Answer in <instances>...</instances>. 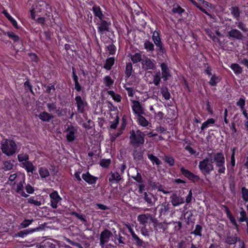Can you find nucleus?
<instances>
[{"label":"nucleus","mask_w":248,"mask_h":248,"mask_svg":"<svg viewBox=\"0 0 248 248\" xmlns=\"http://www.w3.org/2000/svg\"><path fill=\"white\" fill-rule=\"evenodd\" d=\"M145 134L144 132L138 129L135 131L132 129L130 132L129 140L130 143L134 148H138L144 143V137Z\"/></svg>","instance_id":"f257e3e1"},{"label":"nucleus","mask_w":248,"mask_h":248,"mask_svg":"<svg viewBox=\"0 0 248 248\" xmlns=\"http://www.w3.org/2000/svg\"><path fill=\"white\" fill-rule=\"evenodd\" d=\"M78 129V126L74 125L70 122L63 125V133H66L65 138L68 142H72L75 140Z\"/></svg>","instance_id":"f03ea898"},{"label":"nucleus","mask_w":248,"mask_h":248,"mask_svg":"<svg viewBox=\"0 0 248 248\" xmlns=\"http://www.w3.org/2000/svg\"><path fill=\"white\" fill-rule=\"evenodd\" d=\"M17 145L12 140H6L1 143V149L3 154L8 156L14 155L16 150Z\"/></svg>","instance_id":"7ed1b4c3"},{"label":"nucleus","mask_w":248,"mask_h":248,"mask_svg":"<svg viewBox=\"0 0 248 248\" xmlns=\"http://www.w3.org/2000/svg\"><path fill=\"white\" fill-rule=\"evenodd\" d=\"M199 168L204 175L209 174L213 170V159L212 157H206L199 162Z\"/></svg>","instance_id":"20e7f679"},{"label":"nucleus","mask_w":248,"mask_h":248,"mask_svg":"<svg viewBox=\"0 0 248 248\" xmlns=\"http://www.w3.org/2000/svg\"><path fill=\"white\" fill-rule=\"evenodd\" d=\"M75 100L77 107V111L78 113H83L88 103L84 98H82L79 95H77Z\"/></svg>","instance_id":"39448f33"},{"label":"nucleus","mask_w":248,"mask_h":248,"mask_svg":"<svg viewBox=\"0 0 248 248\" xmlns=\"http://www.w3.org/2000/svg\"><path fill=\"white\" fill-rule=\"evenodd\" d=\"M180 170L182 174L187 178L189 180L194 183H201L202 182V180L201 179L199 176L194 174L188 170L186 169L184 167H182Z\"/></svg>","instance_id":"423d86ee"},{"label":"nucleus","mask_w":248,"mask_h":248,"mask_svg":"<svg viewBox=\"0 0 248 248\" xmlns=\"http://www.w3.org/2000/svg\"><path fill=\"white\" fill-rule=\"evenodd\" d=\"M227 37L232 40H242L244 38L243 33L236 29H232L228 31Z\"/></svg>","instance_id":"0eeeda50"},{"label":"nucleus","mask_w":248,"mask_h":248,"mask_svg":"<svg viewBox=\"0 0 248 248\" xmlns=\"http://www.w3.org/2000/svg\"><path fill=\"white\" fill-rule=\"evenodd\" d=\"M112 235L113 233L108 230L105 229L102 231L100 236V245L103 246V245L108 242Z\"/></svg>","instance_id":"6e6552de"},{"label":"nucleus","mask_w":248,"mask_h":248,"mask_svg":"<svg viewBox=\"0 0 248 248\" xmlns=\"http://www.w3.org/2000/svg\"><path fill=\"white\" fill-rule=\"evenodd\" d=\"M142 68L145 71L155 70L156 68L155 64L152 60L147 57H145L142 61Z\"/></svg>","instance_id":"1a4fd4ad"},{"label":"nucleus","mask_w":248,"mask_h":248,"mask_svg":"<svg viewBox=\"0 0 248 248\" xmlns=\"http://www.w3.org/2000/svg\"><path fill=\"white\" fill-rule=\"evenodd\" d=\"M100 20V23H98V32L102 34L105 32H108L109 31V26L111 23L110 22H108L105 18H102Z\"/></svg>","instance_id":"9d476101"},{"label":"nucleus","mask_w":248,"mask_h":248,"mask_svg":"<svg viewBox=\"0 0 248 248\" xmlns=\"http://www.w3.org/2000/svg\"><path fill=\"white\" fill-rule=\"evenodd\" d=\"M162 71V78L164 81L167 80L171 77L170 70L167 64L164 62L160 63Z\"/></svg>","instance_id":"9b49d317"},{"label":"nucleus","mask_w":248,"mask_h":248,"mask_svg":"<svg viewBox=\"0 0 248 248\" xmlns=\"http://www.w3.org/2000/svg\"><path fill=\"white\" fill-rule=\"evenodd\" d=\"M133 106L132 109L134 112L138 116L145 114L143 108L141 107L140 102L137 100H132Z\"/></svg>","instance_id":"f8f14e48"},{"label":"nucleus","mask_w":248,"mask_h":248,"mask_svg":"<svg viewBox=\"0 0 248 248\" xmlns=\"http://www.w3.org/2000/svg\"><path fill=\"white\" fill-rule=\"evenodd\" d=\"M114 237L118 240V243L115 240L114 243L116 245L120 246H124L125 245L126 239L124 237V235L126 234L124 233H121L120 232H117L116 231L114 232Z\"/></svg>","instance_id":"ddd939ff"},{"label":"nucleus","mask_w":248,"mask_h":248,"mask_svg":"<svg viewBox=\"0 0 248 248\" xmlns=\"http://www.w3.org/2000/svg\"><path fill=\"white\" fill-rule=\"evenodd\" d=\"M51 199V206L53 208H57L58 203L62 200L61 198L58 195L57 192L54 191L50 194Z\"/></svg>","instance_id":"4468645a"},{"label":"nucleus","mask_w":248,"mask_h":248,"mask_svg":"<svg viewBox=\"0 0 248 248\" xmlns=\"http://www.w3.org/2000/svg\"><path fill=\"white\" fill-rule=\"evenodd\" d=\"M24 187H16L15 190L21 196L24 197H27L28 195L26 194L24 190ZM26 192L29 194H32L33 193L34 189L33 187H25Z\"/></svg>","instance_id":"2eb2a0df"},{"label":"nucleus","mask_w":248,"mask_h":248,"mask_svg":"<svg viewBox=\"0 0 248 248\" xmlns=\"http://www.w3.org/2000/svg\"><path fill=\"white\" fill-rule=\"evenodd\" d=\"M144 199L147 202L148 206H152L155 205V203L157 199L151 193H144Z\"/></svg>","instance_id":"dca6fc26"},{"label":"nucleus","mask_w":248,"mask_h":248,"mask_svg":"<svg viewBox=\"0 0 248 248\" xmlns=\"http://www.w3.org/2000/svg\"><path fill=\"white\" fill-rule=\"evenodd\" d=\"M20 166L24 168L28 173H31V174H33L34 171L35 170V167L31 161L22 162Z\"/></svg>","instance_id":"f3484780"},{"label":"nucleus","mask_w":248,"mask_h":248,"mask_svg":"<svg viewBox=\"0 0 248 248\" xmlns=\"http://www.w3.org/2000/svg\"><path fill=\"white\" fill-rule=\"evenodd\" d=\"M172 204L174 206H178L181 204L184 203V198L177 196L176 194H173L170 197Z\"/></svg>","instance_id":"a211bd4d"},{"label":"nucleus","mask_w":248,"mask_h":248,"mask_svg":"<svg viewBox=\"0 0 248 248\" xmlns=\"http://www.w3.org/2000/svg\"><path fill=\"white\" fill-rule=\"evenodd\" d=\"M82 179L89 184L93 185L96 183L98 178L90 174L89 172L82 175Z\"/></svg>","instance_id":"6ab92c4d"},{"label":"nucleus","mask_w":248,"mask_h":248,"mask_svg":"<svg viewBox=\"0 0 248 248\" xmlns=\"http://www.w3.org/2000/svg\"><path fill=\"white\" fill-rule=\"evenodd\" d=\"M40 229V227H37L35 229H28L23 231L17 232L16 234V236H18L20 237H24L28 234L32 233L35 231H39Z\"/></svg>","instance_id":"aec40b11"},{"label":"nucleus","mask_w":248,"mask_h":248,"mask_svg":"<svg viewBox=\"0 0 248 248\" xmlns=\"http://www.w3.org/2000/svg\"><path fill=\"white\" fill-rule=\"evenodd\" d=\"M238 240H239V237L236 234L231 235L229 233L225 238V243L230 245H233L236 244Z\"/></svg>","instance_id":"412c9836"},{"label":"nucleus","mask_w":248,"mask_h":248,"mask_svg":"<svg viewBox=\"0 0 248 248\" xmlns=\"http://www.w3.org/2000/svg\"><path fill=\"white\" fill-rule=\"evenodd\" d=\"M38 117L43 122H49L54 116L46 111H43L39 114Z\"/></svg>","instance_id":"4be33fe9"},{"label":"nucleus","mask_w":248,"mask_h":248,"mask_svg":"<svg viewBox=\"0 0 248 248\" xmlns=\"http://www.w3.org/2000/svg\"><path fill=\"white\" fill-rule=\"evenodd\" d=\"M92 10L94 15L96 17H98L100 20H102V18H105V16L102 13V11L99 6L94 5L92 8Z\"/></svg>","instance_id":"5701e85b"},{"label":"nucleus","mask_w":248,"mask_h":248,"mask_svg":"<svg viewBox=\"0 0 248 248\" xmlns=\"http://www.w3.org/2000/svg\"><path fill=\"white\" fill-rule=\"evenodd\" d=\"M152 216L150 214L140 215L138 217V220L140 224L145 225L148 220L151 219Z\"/></svg>","instance_id":"b1692460"},{"label":"nucleus","mask_w":248,"mask_h":248,"mask_svg":"<svg viewBox=\"0 0 248 248\" xmlns=\"http://www.w3.org/2000/svg\"><path fill=\"white\" fill-rule=\"evenodd\" d=\"M231 14L234 18L238 20L240 16V11L238 6H232L229 8Z\"/></svg>","instance_id":"393cba45"},{"label":"nucleus","mask_w":248,"mask_h":248,"mask_svg":"<svg viewBox=\"0 0 248 248\" xmlns=\"http://www.w3.org/2000/svg\"><path fill=\"white\" fill-rule=\"evenodd\" d=\"M213 160L215 164L225 162V157L221 152L215 153L213 155Z\"/></svg>","instance_id":"a878e982"},{"label":"nucleus","mask_w":248,"mask_h":248,"mask_svg":"<svg viewBox=\"0 0 248 248\" xmlns=\"http://www.w3.org/2000/svg\"><path fill=\"white\" fill-rule=\"evenodd\" d=\"M143 151L140 150H138L137 148H134L133 150V156L134 159L137 161H139L143 158Z\"/></svg>","instance_id":"bb28decb"},{"label":"nucleus","mask_w":248,"mask_h":248,"mask_svg":"<svg viewBox=\"0 0 248 248\" xmlns=\"http://www.w3.org/2000/svg\"><path fill=\"white\" fill-rule=\"evenodd\" d=\"M121 179V176L118 172L116 171L114 172H111L109 181L111 182L112 184L115 182L117 183Z\"/></svg>","instance_id":"cd10ccee"},{"label":"nucleus","mask_w":248,"mask_h":248,"mask_svg":"<svg viewBox=\"0 0 248 248\" xmlns=\"http://www.w3.org/2000/svg\"><path fill=\"white\" fill-rule=\"evenodd\" d=\"M115 60L113 57L108 58L103 66V68L107 70H110L114 65Z\"/></svg>","instance_id":"c85d7f7f"},{"label":"nucleus","mask_w":248,"mask_h":248,"mask_svg":"<svg viewBox=\"0 0 248 248\" xmlns=\"http://www.w3.org/2000/svg\"><path fill=\"white\" fill-rule=\"evenodd\" d=\"M3 15L5 16V17L11 22L13 26L16 29H19V27L17 25V23L16 20L13 18L10 14L7 12V11L5 10H3L2 12Z\"/></svg>","instance_id":"c756f323"},{"label":"nucleus","mask_w":248,"mask_h":248,"mask_svg":"<svg viewBox=\"0 0 248 248\" xmlns=\"http://www.w3.org/2000/svg\"><path fill=\"white\" fill-rule=\"evenodd\" d=\"M169 203L167 202H164L161 205L160 209L159 210V213L161 215H165L169 211Z\"/></svg>","instance_id":"7c9ffc66"},{"label":"nucleus","mask_w":248,"mask_h":248,"mask_svg":"<svg viewBox=\"0 0 248 248\" xmlns=\"http://www.w3.org/2000/svg\"><path fill=\"white\" fill-rule=\"evenodd\" d=\"M152 39L155 46L158 45H159V44L163 43L161 41L159 33L158 31H155L153 32Z\"/></svg>","instance_id":"2f4dec72"},{"label":"nucleus","mask_w":248,"mask_h":248,"mask_svg":"<svg viewBox=\"0 0 248 248\" xmlns=\"http://www.w3.org/2000/svg\"><path fill=\"white\" fill-rule=\"evenodd\" d=\"M230 67L236 75H239L242 73V68L237 63H232Z\"/></svg>","instance_id":"473e14b6"},{"label":"nucleus","mask_w":248,"mask_h":248,"mask_svg":"<svg viewBox=\"0 0 248 248\" xmlns=\"http://www.w3.org/2000/svg\"><path fill=\"white\" fill-rule=\"evenodd\" d=\"M144 48L147 51H153L155 50L154 44L149 40H146L144 43Z\"/></svg>","instance_id":"72a5a7b5"},{"label":"nucleus","mask_w":248,"mask_h":248,"mask_svg":"<svg viewBox=\"0 0 248 248\" xmlns=\"http://www.w3.org/2000/svg\"><path fill=\"white\" fill-rule=\"evenodd\" d=\"M72 78L75 84V90L78 92H80L82 90V86L79 83L78 75L72 76Z\"/></svg>","instance_id":"f704fd0d"},{"label":"nucleus","mask_w":248,"mask_h":248,"mask_svg":"<svg viewBox=\"0 0 248 248\" xmlns=\"http://www.w3.org/2000/svg\"><path fill=\"white\" fill-rule=\"evenodd\" d=\"M215 120L213 118H210L207 119L205 122H203L201 127V130H203L211 124H214Z\"/></svg>","instance_id":"c9c22d12"},{"label":"nucleus","mask_w":248,"mask_h":248,"mask_svg":"<svg viewBox=\"0 0 248 248\" xmlns=\"http://www.w3.org/2000/svg\"><path fill=\"white\" fill-rule=\"evenodd\" d=\"M130 58L134 63H136L142 61L141 55L140 53H136L134 55H130Z\"/></svg>","instance_id":"e433bc0d"},{"label":"nucleus","mask_w":248,"mask_h":248,"mask_svg":"<svg viewBox=\"0 0 248 248\" xmlns=\"http://www.w3.org/2000/svg\"><path fill=\"white\" fill-rule=\"evenodd\" d=\"M220 78L218 77L215 74L212 75L209 81V84L211 86H216L217 84L220 82Z\"/></svg>","instance_id":"4c0bfd02"},{"label":"nucleus","mask_w":248,"mask_h":248,"mask_svg":"<svg viewBox=\"0 0 248 248\" xmlns=\"http://www.w3.org/2000/svg\"><path fill=\"white\" fill-rule=\"evenodd\" d=\"M132 70L133 67L132 63L131 62L127 63L126 65L125 70V75L126 78H129L131 76Z\"/></svg>","instance_id":"58836bf2"},{"label":"nucleus","mask_w":248,"mask_h":248,"mask_svg":"<svg viewBox=\"0 0 248 248\" xmlns=\"http://www.w3.org/2000/svg\"><path fill=\"white\" fill-rule=\"evenodd\" d=\"M24 87L27 92L30 91V92L33 94L34 95V93L32 90V85L31 83L30 80L27 79V80L24 83Z\"/></svg>","instance_id":"ea45409f"},{"label":"nucleus","mask_w":248,"mask_h":248,"mask_svg":"<svg viewBox=\"0 0 248 248\" xmlns=\"http://www.w3.org/2000/svg\"><path fill=\"white\" fill-rule=\"evenodd\" d=\"M39 173L42 178H46L49 175L48 169L45 167H41L39 169Z\"/></svg>","instance_id":"a19ab883"},{"label":"nucleus","mask_w":248,"mask_h":248,"mask_svg":"<svg viewBox=\"0 0 248 248\" xmlns=\"http://www.w3.org/2000/svg\"><path fill=\"white\" fill-rule=\"evenodd\" d=\"M171 11L173 13H177L179 15H181L183 13H184L185 10L184 9L182 8L181 6H180L178 4L173 5V8L171 10Z\"/></svg>","instance_id":"79ce46f5"},{"label":"nucleus","mask_w":248,"mask_h":248,"mask_svg":"<svg viewBox=\"0 0 248 248\" xmlns=\"http://www.w3.org/2000/svg\"><path fill=\"white\" fill-rule=\"evenodd\" d=\"M148 158L153 162V163H155L157 166L160 165L161 164V161L155 156L153 154H148Z\"/></svg>","instance_id":"37998d69"},{"label":"nucleus","mask_w":248,"mask_h":248,"mask_svg":"<svg viewBox=\"0 0 248 248\" xmlns=\"http://www.w3.org/2000/svg\"><path fill=\"white\" fill-rule=\"evenodd\" d=\"M138 120L139 124L142 126H147L148 124V121L142 115L138 116Z\"/></svg>","instance_id":"c03bdc74"},{"label":"nucleus","mask_w":248,"mask_h":248,"mask_svg":"<svg viewBox=\"0 0 248 248\" xmlns=\"http://www.w3.org/2000/svg\"><path fill=\"white\" fill-rule=\"evenodd\" d=\"M132 237L133 241L137 246L141 247L143 245V241L136 233L132 235Z\"/></svg>","instance_id":"a18cd8bd"},{"label":"nucleus","mask_w":248,"mask_h":248,"mask_svg":"<svg viewBox=\"0 0 248 248\" xmlns=\"http://www.w3.org/2000/svg\"><path fill=\"white\" fill-rule=\"evenodd\" d=\"M161 94L166 100H169L170 98V94L166 87H163L160 91Z\"/></svg>","instance_id":"49530a36"},{"label":"nucleus","mask_w":248,"mask_h":248,"mask_svg":"<svg viewBox=\"0 0 248 248\" xmlns=\"http://www.w3.org/2000/svg\"><path fill=\"white\" fill-rule=\"evenodd\" d=\"M216 166L217 168V172L219 173H224L225 171V162L218 163L216 164Z\"/></svg>","instance_id":"de8ad7c7"},{"label":"nucleus","mask_w":248,"mask_h":248,"mask_svg":"<svg viewBox=\"0 0 248 248\" xmlns=\"http://www.w3.org/2000/svg\"><path fill=\"white\" fill-rule=\"evenodd\" d=\"M14 165L11 161H5L3 162V167L2 169L5 171L10 170L13 169Z\"/></svg>","instance_id":"09e8293b"},{"label":"nucleus","mask_w":248,"mask_h":248,"mask_svg":"<svg viewBox=\"0 0 248 248\" xmlns=\"http://www.w3.org/2000/svg\"><path fill=\"white\" fill-rule=\"evenodd\" d=\"M156 49L158 54L163 55L166 53V50L162 43L156 46Z\"/></svg>","instance_id":"8fccbe9b"},{"label":"nucleus","mask_w":248,"mask_h":248,"mask_svg":"<svg viewBox=\"0 0 248 248\" xmlns=\"http://www.w3.org/2000/svg\"><path fill=\"white\" fill-rule=\"evenodd\" d=\"M67 108H59L58 109L56 110V113L58 117L66 116L67 115Z\"/></svg>","instance_id":"3c124183"},{"label":"nucleus","mask_w":248,"mask_h":248,"mask_svg":"<svg viewBox=\"0 0 248 248\" xmlns=\"http://www.w3.org/2000/svg\"><path fill=\"white\" fill-rule=\"evenodd\" d=\"M18 160L20 162L29 161V156L27 154H20L17 156Z\"/></svg>","instance_id":"603ef678"},{"label":"nucleus","mask_w":248,"mask_h":248,"mask_svg":"<svg viewBox=\"0 0 248 248\" xmlns=\"http://www.w3.org/2000/svg\"><path fill=\"white\" fill-rule=\"evenodd\" d=\"M7 36L14 42H18L20 40L19 37L12 31H8L7 32Z\"/></svg>","instance_id":"864d4df0"},{"label":"nucleus","mask_w":248,"mask_h":248,"mask_svg":"<svg viewBox=\"0 0 248 248\" xmlns=\"http://www.w3.org/2000/svg\"><path fill=\"white\" fill-rule=\"evenodd\" d=\"M44 87L46 88V93L48 94H51L55 91V85L49 84L48 85H45Z\"/></svg>","instance_id":"5fc2aeb1"},{"label":"nucleus","mask_w":248,"mask_h":248,"mask_svg":"<svg viewBox=\"0 0 248 248\" xmlns=\"http://www.w3.org/2000/svg\"><path fill=\"white\" fill-rule=\"evenodd\" d=\"M111 160L110 159H102L100 160L99 164L103 168H108L110 164Z\"/></svg>","instance_id":"6e6d98bb"},{"label":"nucleus","mask_w":248,"mask_h":248,"mask_svg":"<svg viewBox=\"0 0 248 248\" xmlns=\"http://www.w3.org/2000/svg\"><path fill=\"white\" fill-rule=\"evenodd\" d=\"M202 227L199 224H197L195 226V230L191 232V234H194L196 235L202 236Z\"/></svg>","instance_id":"4d7b16f0"},{"label":"nucleus","mask_w":248,"mask_h":248,"mask_svg":"<svg viewBox=\"0 0 248 248\" xmlns=\"http://www.w3.org/2000/svg\"><path fill=\"white\" fill-rule=\"evenodd\" d=\"M132 177L134 180L139 183V186H144L142 184L143 181L140 173L137 171L136 175L132 176Z\"/></svg>","instance_id":"13d9d810"},{"label":"nucleus","mask_w":248,"mask_h":248,"mask_svg":"<svg viewBox=\"0 0 248 248\" xmlns=\"http://www.w3.org/2000/svg\"><path fill=\"white\" fill-rule=\"evenodd\" d=\"M241 193L244 201L246 202H248V189L246 188L245 187H242Z\"/></svg>","instance_id":"bf43d9fd"},{"label":"nucleus","mask_w":248,"mask_h":248,"mask_svg":"<svg viewBox=\"0 0 248 248\" xmlns=\"http://www.w3.org/2000/svg\"><path fill=\"white\" fill-rule=\"evenodd\" d=\"M119 117L117 115L114 121L110 122V128L113 129H116L119 123Z\"/></svg>","instance_id":"052dcab7"},{"label":"nucleus","mask_w":248,"mask_h":248,"mask_svg":"<svg viewBox=\"0 0 248 248\" xmlns=\"http://www.w3.org/2000/svg\"><path fill=\"white\" fill-rule=\"evenodd\" d=\"M93 126H94V122L91 120H89L87 123L83 124V126L87 130L91 129Z\"/></svg>","instance_id":"680f3d73"},{"label":"nucleus","mask_w":248,"mask_h":248,"mask_svg":"<svg viewBox=\"0 0 248 248\" xmlns=\"http://www.w3.org/2000/svg\"><path fill=\"white\" fill-rule=\"evenodd\" d=\"M104 82L106 86L109 87L113 84L114 81L111 79L110 76H107L104 78Z\"/></svg>","instance_id":"e2e57ef3"},{"label":"nucleus","mask_w":248,"mask_h":248,"mask_svg":"<svg viewBox=\"0 0 248 248\" xmlns=\"http://www.w3.org/2000/svg\"><path fill=\"white\" fill-rule=\"evenodd\" d=\"M164 161L168 163L170 166H173L174 164V159L171 156H165Z\"/></svg>","instance_id":"0e129e2a"},{"label":"nucleus","mask_w":248,"mask_h":248,"mask_svg":"<svg viewBox=\"0 0 248 248\" xmlns=\"http://www.w3.org/2000/svg\"><path fill=\"white\" fill-rule=\"evenodd\" d=\"M33 221V219H25L21 224L20 226L22 228L28 227Z\"/></svg>","instance_id":"69168bd1"},{"label":"nucleus","mask_w":248,"mask_h":248,"mask_svg":"<svg viewBox=\"0 0 248 248\" xmlns=\"http://www.w3.org/2000/svg\"><path fill=\"white\" fill-rule=\"evenodd\" d=\"M107 48L110 55H113L115 54L116 51V46L114 45L111 44V45H108L107 46Z\"/></svg>","instance_id":"338daca9"},{"label":"nucleus","mask_w":248,"mask_h":248,"mask_svg":"<svg viewBox=\"0 0 248 248\" xmlns=\"http://www.w3.org/2000/svg\"><path fill=\"white\" fill-rule=\"evenodd\" d=\"M236 105L240 107L242 110H243L245 106V100L244 98H240L236 102Z\"/></svg>","instance_id":"774afa93"}]
</instances>
